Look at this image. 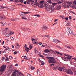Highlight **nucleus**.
I'll return each mask as SVG.
<instances>
[{
    "label": "nucleus",
    "instance_id": "1a4fd4ad",
    "mask_svg": "<svg viewBox=\"0 0 76 76\" xmlns=\"http://www.w3.org/2000/svg\"><path fill=\"white\" fill-rule=\"evenodd\" d=\"M61 6L58 5L55 8V9L56 10H59L61 9Z\"/></svg>",
    "mask_w": 76,
    "mask_h": 76
},
{
    "label": "nucleus",
    "instance_id": "4be33fe9",
    "mask_svg": "<svg viewBox=\"0 0 76 76\" xmlns=\"http://www.w3.org/2000/svg\"><path fill=\"white\" fill-rule=\"evenodd\" d=\"M56 47H57V48H59L60 49H63V47H61L58 45L56 46Z\"/></svg>",
    "mask_w": 76,
    "mask_h": 76
},
{
    "label": "nucleus",
    "instance_id": "e2e57ef3",
    "mask_svg": "<svg viewBox=\"0 0 76 76\" xmlns=\"http://www.w3.org/2000/svg\"><path fill=\"white\" fill-rule=\"evenodd\" d=\"M64 56H67V57H68V56H69L68 55L64 54Z\"/></svg>",
    "mask_w": 76,
    "mask_h": 76
},
{
    "label": "nucleus",
    "instance_id": "6ab92c4d",
    "mask_svg": "<svg viewBox=\"0 0 76 76\" xmlns=\"http://www.w3.org/2000/svg\"><path fill=\"white\" fill-rule=\"evenodd\" d=\"M55 53H56L57 54H59L60 55H61V56H62V53H61L58 52V51H56Z\"/></svg>",
    "mask_w": 76,
    "mask_h": 76
},
{
    "label": "nucleus",
    "instance_id": "9d476101",
    "mask_svg": "<svg viewBox=\"0 0 76 76\" xmlns=\"http://www.w3.org/2000/svg\"><path fill=\"white\" fill-rule=\"evenodd\" d=\"M65 68V67H59V68H58V70H59L60 71H62L63 69H64Z\"/></svg>",
    "mask_w": 76,
    "mask_h": 76
},
{
    "label": "nucleus",
    "instance_id": "0eeeda50",
    "mask_svg": "<svg viewBox=\"0 0 76 76\" xmlns=\"http://www.w3.org/2000/svg\"><path fill=\"white\" fill-rule=\"evenodd\" d=\"M67 73L68 74H70V75H73V73L70 70H67Z\"/></svg>",
    "mask_w": 76,
    "mask_h": 76
},
{
    "label": "nucleus",
    "instance_id": "f704fd0d",
    "mask_svg": "<svg viewBox=\"0 0 76 76\" xmlns=\"http://www.w3.org/2000/svg\"><path fill=\"white\" fill-rule=\"evenodd\" d=\"M5 49L6 50H9V48L6 47L5 48Z\"/></svg>",
    "mask_w": 76,
    "mask_h": 76
},
{
    "label": "nucleus",
    "instance_id": "a18cd8bd",
    "mask_svg": "<svg viewBox=\"0 0 76 76\" xmlns=\"http://www.w3.org/2000/svg\"><path fill=\"white\" fill-rule=\"evenodd\" d=\"M34 52H35V53H37V52H38V51L37 50H34Z\"/></svg>",
    "mask_w": 76,
    "mask_h": 76
},
{
    "label": "nucleus",
    "instance_id": "b1692460",
    "mask_svg": "<svg viewBox=\"0 0 76 76\" xmlns=\"http://www.w3.org/2000/svg\"><path fill=\"white\" fill-rule=\"evenodd\" d=\"M23 12H20L19 13L20 15V16H22Z\"/></svg>",
    "mask_w": 76,
    "mask_h": 76
},
{
    "label": "nucleus",
    "instance_id": "37998d69",
    "mask_svg": "<svg viewBox=\"0 0 76 76\" xmlns=\"http://www.w3.org/2000/svg\"><path fill=\"white\" fill-rule=\"evenodd\" d=\"M20 2H21V3H23V0H21L20 1Z\"/></svg>",
    "mask_w": 76,
    "mask_h": 76
},
{
    "label": "nucleus",
    "instance_id": "6e6d98bb",
    "mask_svg": "<svg viewBox=\"0 0 76 76\" xmlns=\"http://www.w3.org/2000/svg\"><path fill=\"white\" fill-rule=\"evenodd\" d=\"M50 51H52V52H54V51L52 49H50Z\"/></svg>",
    "mask_w": 76,
    "mask_h": 76
},
{
    "label": "nucleus",
    "instance_id": "774afa93",
    "mask_svg": "<svg viewBox=\"0 0 76 76\" xmlns=\"http://www.w3.org/2000/svg\"><path fill=\"white\" fill-rule=\"evenodd\" d=\"M18 64H15V66H16V67L17 66H18Z\"/></svg>",
    "mask_w": 76,
    "mask_h": 76
},
{
    "label": "nucleus",
    "instance_id": "c03bdc74",
    "mask_svg": "<svg viewBox=\"0 0 76 76\" xmlns=\"http://www.w3.org/2000/svg\"><path fill=\"white\" fill-rule=\"evenodd\" d=\"M17 53V52H16V51H15L14 52V55L16 54Z\"/></svg>",
    "mask_w": 76,
    "mask_h": 76
},
{
    "label": "nucleus",
    "instance_id": "c9c22d12",
    "mask_svg": "<svg viewBox=\"0 0 76 76\" xmlns=\"http://www.w3.org/2000/svg\"><path fill=\"white\" fill-rule=\"evenodd\" d=\"M29 48H30L29 50H31V48H32V46L31 45H30Z\"/></svg>",
    "mask_w": 76,
    "mask_h": 76
},
{
    "label": "nucleus",
    "instance_id": "412c9836",
    "mask_svg": "<svg viewBox=\"0 0 76 76\" xmlns=\"http://www.w3.org/2000/svg\"><path fill=\"white\" fill-rule=\"evenodd\" d=\"M44 52H50V50L47 49H46L45 50H44Z\"/></svg>",
    "mask_w": 76,
    "mask_h": 76
},
{
    "label": "nucleus",
    "instance_id": "052dcab7",
    "mask_svg": "<svg viewBox=\"0 0 76 76\" xmlns=\"http://www.w3.org/2000/svg\"><path fill=\"white\" fill-rule=\"evenodd\" d=\"M28 1L29 2H31L32 1V0H28Z\"/></svg>",
    "mask_w": 76,
    "mask_h": 76
},
{
    "label": "nucleus",
    "instance_id": "9b49d317",
    "mask_svg": "<svg viewBox=\"0 0 76 76\" xmlns=\"http://www.w3.org/2000/svg\"><path fill=\"white\" fill-rule=\"evenodd\" d=\"M22 75V74L21 73V72H18L17 73V75H16V76H21Z\"/></svg>",
    "mask_w": 76,
    "mask_h": 76
},
{
    "label": "nucleus",
    "instance_id": "a211bd4d",
    "mask_svg": "<svg viewBox=\"0 0 76 76\" xmlns=\"http://www.w3.org/2000/svg\"><path fill=\"white\" fill-rule=\"evenodd\" d=\"M53 42H58V40L56 39H54L53 40Z\"/></svg>",
    "mask_w": 76,
    "mask_h": 76
},
{
    "label": "nucleus",
    "instance_id": "7c9ffc66",
    "mask_svg": "<svg viewBox=\"0 0 76 76\" xmlns=\"http://www.w3.org/2000/svg\"><path fill=\"white\" fill-rule=\"evenodd\" d=\"M73 4L76 5V0L74 1L73 2Z\"/></svg>",
    "mask_w": 76,
    "mask_h": 76
},
{
    "label": "nucleus",
    "instance_id": "2f4dec72",
    "mask_svg": "<svg viewBox=\"0 0 76 76\" xmlns=\"http://www.w3.org/2000/svg\"><path fill=\"white\" fill-rule=\"evenodd\" d=\"M1 18L2 19H4V16H1Z\"/></svg>",
    "mask_w": 76,
    "mask_h": 76
},
{
    "label": "nucleus",
    "instance_id": "f257e3e1",
    "mask_svg": "<svg viewBox=\"0 0 76 76\" xmlns=\"http://www.w3.org/2000/svg\"><path fill=\"white\" fill-rule=\"evenodd\" d=\"M44 7H45L47 10L48 11H50V12H54V6H51L49 5L47 2H46V4H45L44 5Z\"/></svg>",
    "mask_w": 76,
    "mask_h": 76
},
{
    "label": "nucleus",
    "instance_id": "cd10ccee",
    "mask_svg": "<svg viewBox=\"0 0 76 76\" xmlns=\"http://www.w3.org/2000/svg\"><path fill=\"white\" fill-rule=\"evenodd\" d=\"M23 13H24V14H25H25L26 15H28V13H29V12H23Z\"/></svg>",
    "mask_w": 76,
    "mask_h": 76
},
{
    "label": "nucleus",
    "instance_id": "13d9d810",
    "mask_svg": "<svg viewBox=\"0 0 76 76\" xmlns=\"http://www.w3.org/2000/svg\"><path fill=\"white\" fill-rule=\"evenodd\" d=\"M12 48H15V46H14L13 45H12Z\"/></svg>",
    "mask_w": 76,
    "mask_h": 76
},
{
    "label": "nucleus",
    "instance_id": "aec40b11",
    "mask_svg": "<svg viewBox=\"0 0 76 76\" xmlns=\"http://www.w3.org/2000/svg\"><path fill=\"white\" fill-rule=\"evenodd\" d=\"M15 34V33L12 31H11L9 33L10 35H13V34Z\"/></svg>",
    "mask_w": 76,
    "mask_h": 76
},
{
    "label": "nucleus",
    "instance_id": "39448f33",
    "mask_svg": "<svg viewBox=\"0 0 76 76\" xmlns=\"http://www.w3.org/2000/svg\"><path fill=\"white\" fill-rule=\"evenodd\" d=\"M66 31H68L70 33V34H72L73 35V31H72V30L69 27H68L66 28Z\"/></svg>",
    "mask_w": 76,
    "mask_h": 76
},
{
    "label": "nucleus",
    "instance_id": "f3484780",
    "mask_svg": "<svg viewBox=\"0 0 76 76\" xmlns=\"http://www.w3.org/2000/svg\"><path fill=\"white\" fill-rule=\"evenodd\" d=\"M47 2L49 3V4H52V1L51 0H47Z\"/></svg>",
    "mask_w": 76,
    "mask_h": 76
},
{
    "label": "nucleus",
    "instance_id": "603ef678",
    "mask_svg": "<svg viewBox=\"0 0 76 76\" xmlns=\"http://www.w3.org/2000/svg\"><path fill=\"white\" fill-rule=\"evenodd\" d=\"M53 1H54V2L55 1H57L58 0H52Z\"/></svg>",
    "mask_w": 76,
    "mask_h": 76
},
{
    "label": "nucleus",
    "instance_id": "f8f14e48",
    "mask_svg": "<svg viewBox=\"0 0 76 76\" xmlns=\"http://www.w3.org/2000/svg\"><path fill=\"white\" fill-rule=\"evenodd\" d=\"M42 31H45L47 29V27H44L42 28Z\"/></svg>",
    "mask_w": 76,
    "mask_h": 76
},
{
    "label": "nucleus",
    "instance_id": "c756f323",
    "mask_svg": "<svg viewBox=\"0 0 76 76\" xmlns=\"http://www.w3.org/2000/svg\"><path fill=\"white\" fill-rule=\"evenodd\" d=\"M34 16H37V17H40V15H39L37 14L34 15Z\"/></svg>",
    "mask_w": 76,
    "mask_h": 76
},
{
    "label": "nucleus",
    "instance_id": "680f3d73",
    "mask_svg": "<svg viewBox=\"0 0 76 76\" xmlns=\"http://www.w3.org/2000/svg\"><path fill=\"white\" fill-rule=\"evenodd\" d=\"M15 2H17V3H18V0H15Z\"/></svg>",
    "mask_w": 76,
    "mask_h": 76
},
{
    "label": "nucleus",
    "instance_id": "49530a36",
    "mask_svg": "<svg viewBox=\"0 0 76 76\" xmlns=\"http://www.w3.org/2000/svg\"><path fill=\"white\" fill-rule=\"evenodd\" d=\"M12 21H15V19H11Z\"/></svg>",
    "mask_w": 76,
    "mask_h": 76
},
{
    "label": "nucleus",
    "instance_id": "4d7b16f0",
    "mask_svg": "<svg viewBox=\"0 0 76 76\" xmlns=\"http://www.w3.org/2000/svg\"><path fill=\"white\" fill-rule=\"evenodd\" d=\"M3 73V72H1L0 71V75H1Z\"/></svg>",
    "mask_w": 76,
    "mask_h": 76
},
{
    "label": "nucleus",
    "instance_id": "ea45409f",
    "mask_svg": "<svg viewBox=\"0 0 76 76\" xmlns=\"http://www.w3.org/2000/svg\"><path fill=\"white\" fill-rule=\"evenodd\" d=\"M22 19H25V20H26V19H27L26 18H25L24 17H22Z\"/></svg>",
    "mask_w": 76,
    "mask_h": 76
},
{
    "label": "nucleus",
    "instance_id": "f03ea898",
    "mask_svg": "<svg viewBox=\"0 0 76 76\" xmlns=\"http://www.w3.org/2000/svg\"><path fill=\"white\" fill-rule=\"evenodd\" d=\"M46 58L49 60L48 61V62L49 63H57L56 61H55V59L54 57L47 56L46 57Z\"/></svg>",
    "mask_w": 76,
    "mask_h": 76
},
{
    "label": "nucleus",
    "instance_id": "338daca9",
    "mask_svg": "<svg viewBox=\"0 0 76 76\" xmlns=\"http://www.w3.org/2000/svg\"><path fill=\"white\" fill-rule=\"evenodd\" d=\"M18 20V19H15V21H18V20Z\"/></svg>",
    "mask_w": 76,
    "mask_h": 76
},
{
    "label": "nucleus",
    "instance_id": "8fccbe9b",
    "mask_svg": "<svg viewBox=\"0 0 76 76\" xmlns=\"http://www.w3.org/2000/svg\"><path fill=\"white\" fill-rule=\"evenodd\" d=\"M26 3H27V4H28L29 3V2L28 1H26Z\"/></svg>",
    "mask_w": 76,
    "mask_h": 76
},
{
    "label": "nucleus",
    "instance_id": "a19ab883",
    "mask_svg": "<svg viewBox=\"0 0 76 76\" xmlns=\"http://www.w3.org/2000/svg\"><path fill=\"white\" fill-rule=\"evenodd\" d=\"M40 2L41 3H42V4H43V3L44 2V1H42Z\"/></svg>",
    "mask_w": 76,
    "mask_h": 76
},
{
    "label": "nucleus",
    "instance_id": "473e14b6",
    "mask_svg": "<svg viewBox=\"0 0 76 76\" xmlns=\"http://www.w3.org/2000/svg\"><path fill=\"white\" fill-rule=\"evenodd\" d=\"M1 25L2 26H4V24L3 23H2V22H1Z\"/></svg>",
    "mask_w": 76,
    "mask_h": 76
},
{
    "label": "nucleus",
    "instance_id": "4468645a",
    "mask_svg": "<svg viewBox=\"0 0 76 76\" xmlns=\"http://www.w3.org/2000/svg\"><path fill=\"white\" fill-rule=\"evenodd\" d=\"M68 57H67L66 58H67L68 59H69V60H70V59H71V58H72V56H69V55L68 56Z\"/></svg>",
    "mask_w": 76,
    "mask_h": 76
},
{
    "label": "nucleus",
    "instance_id": "de8ad7c7",
    "mask_svg": "<svg viewBox=\"0 0 76 76\" xmlns=\"http://www.w3.org/2000/svg\"><path fill=\"white\" fill-rule=\"evenodd\" d=\"M61 18H62V19H64V16H62L61 17Z\"/></svg>",
    "mask_w": 76,
    "mask_h": 76
},
{
    "label": "nucleus",
    "instance_id": "58836bf2",
    "mask_svg": "<svg viewBox=\"0 0 76 76\" xmlns=\"http://www.w3.org/2000/svg\"><path fill=\"white\" fill-rule=\"evenodd\" d=\"M31 41H35V39H34L32 38L31 39Z\"/></svg>",
    "mask_w": 76,
    "mask_h": 76
},
{
    "label": "nucleus",
    "instance_id": "5fc2aeb1",
    "mask_svg": "<svg viewBox=\"0 0 76 76\" xmlns=\"http://www.w3.org/2000/svg\"><path fill=\"white\" fill-rule=\"evenodd\" d=\"M39 45H42V42H39Z\"/></svg>",
    "mask_w": 76,
    "mask_h": 76
},
{
    "label": "nucleus",
    "instance_id": "423d86ee",
    "mask_svg": "<svg viewBox=\"0 0 76 76\" xmlns=\"http://www.w3.org/2000/svg\"><path fill=\"white\" fill-rule=\"evenodd\" d=\"M46 4V2L44 3V4H42V3H41V2H40L39 3V4L38 6H39V7H40V8H41L42 6L43 7H44V5H45V4Z\"/></svg>",
    "mask_w": 76,
    "mask_h": 76
},
{
    "label": "nucleus",
    "instance_id": "79ce46f5",
    "mask_svg": "<svg viewBox=\"0 0 76 76\" xmlns=\"http://www.w3.org/2000/svg\"><path fill=\"white\" fill-rule=\"evenodd\" d=\"M54 66V64H50V66Z\"/></svg>",
    "mask_w": 76,
    "mask_h": 76
},
{
    "label": "nucleus",
    "instance_id": "69168bd1",
    "mask_svg": "<svg viewBox=\"0 0 76 76\" xmlns=\"http://www.w3.org/2000/svg\"><path fill=\"white\" fill-rule=\"evenodd\" d=\"M33 44H37V42H33Z\"/></svg>",
    "mask_w": 76,
    "mask_h": 76
},
{
    "label": "nucleus",
    "instance_id": "393cba45",
    "mask_svg": "<svg viewBox=\"0 0 76 76\" xmlns=\"http://www.w3.org/2000/svg\"><path fill=\"white\" fill-rule=\"evenodd\" d=\"M58 66H57L56 67H54L53 68V70H57L58 69Z\"/></svg>",
    "mask_w": 76,
    "mask_h": 76
},
{
    "label": "nucleus",
    "instance_id": "20e7f679",
    "mask_svg": "<svg viewBox=\"0 0 76 76\" xmlns=\"http://www.w3.org/2000/svg\"><path fill=\"white\" fill-rule=\"evenodd\" d=\"M71 4H72V3H71V2H66L64 4V6L65 8H66V7H68L69 6H70Z\"/></svg>",
    "mask_w": 76,
    "mask_h": 76
},
{
    "label": "nucleus",
    "instance_id": "3c124183",
    "mask_svg": "<svg viewBox=\"0 0 76 76\" xmlns=\"http://www.w3.org/2000/svg\"><path fill=\"white\" fill-rule=\"evenodd\" d=\"M72 18V17H71V16H70L69 17V19H71V18Z\"/></svg>",
    "mask_w": 76,
    "mask_h": 76
},
{
    "label": "nucleus",
    "instance_id": "864d4df0",
    "mask_svg": "<svg viewBox=\"0 0 76 76\" xmlns=\"http://www.w3.org/2000/svg\"><path fill=\"white\" fill-rule=\"evenodd\" d=\"M39 56L42 57V58H44V56L42 55H40Z\"/></svg>",
    "mask_w": 76,
    "mask_h": 76
},
{
    "label": "nucleus",
    "instance_id": "5701e85b",
    "mask_svg": "<svg viewBox=\"0 0 76 76\" xmlns=\"http://www.w3.org/2000/svg\"><path fill=\"white\" fill-rule=\"evenodd\" d=\"M31 69L32 70H34V69H35V67L34 66H31Z\"/></svg>",
    "mask_w": 76,
    "mask_h": 76
},
{
    "label": "nucleus",
    "instance_id": "bb28decb",
    "mask_svg": "<svg viewBox=\"0 0 76 76\" xmlns=\"http://www.w3.org/2000/svg\"><path fill=\"white\" fill-rule=\"evenodd\" d=\"M52 4L53 6H56V5L57 4V3H52Z\"/></svg>",
    "mask_w": 76,
    "mask_h": 76
},
{
    "label": "nucleus",
    "instance_id": "dca6fc26",
    "mask_svg": "<svg viewBox=\"0 0 76 76\" xmlns=\"http://www.w3.org/2000/svg\"><path fill=\"white\" fill-rule=\"evenodd\" d=\"M65 47H66V48H69V49H72V48H73L72 47H70L69 46H67V45H65Z\"/></svg>",
    "mask_w": 76,
    "mask_h": 76
},
{
    "label": "nucleus",
    "instance_id": "ddd939ff",
    "mask_svg": "<svg viewBox=\"0 0 76 76\" xmlns=\"http://www.w3.org/2000/svg\"><path fill=\"white\" fill-rule=\"evenodd\" d=\"M15 47L17 49H18L19 48V45L18 43H17L15 45Z\"/></svg>",
    "mask_w": 76,
    "mask_h": 76
},
{
    "label": "nucleus",
    "instance_id": "72a5a7b5",
    "mask_svg": "<svg viewBox=\"0 0 76 76\" xmlns=\"http://www.w3.org/2000/svg\"><path fill=\"white\" fill-rule=\"evenodd\" d=\"M9 58L10 59H13V57H12V56H9Z\"/></svg>",
    "mask_w": 76,
    "mask_h": 76
},
{
    "label": "nucleus",
    "instance_id": "bf43d9fd",
    "mask_svg": "<svg viewBox=\"0 0 76 76\" xmlns=\"http://www.w3.org/2000/svg\"><path fill=\"white\" fill-rule=\"evenodd\" d=\"M65 19H66V20H68V18H65Z\"/></svg>",
    "mask_w": 76,
    "mask_h": 76
},
{
    "label": "nucleus",
    "instance_id": "2eb2a0df",
    "mask_svg": "<svg viewBox=\"0 0 76 76\" xmlns=\"http://www.w3.org/2000/svg\"><path fill=\"white\" fill-rule=\"evenodd\" d=\"M37 0H35V3L36 4V6H38V5L39 4V3L37 2Z\"/></svg>",
    "mask_w": 76,
    "mask_h": 76
},
{
    "label": "nucleus",
    "instance_id": "09e8293b",
    "mask_svg": "<svg viewBox=\"0 0 76 76\" xmlns=\"http://www.w3.org/2000/svg\"><path fill=\"white\" fill-rule=\"evenodd\" d=\"M11 39H12V40H14V38L13 37H11Z\"/></svg>",
    "mask_w": 76,
    "mask_h": 76
},
{
    "label": "nucleus",
    "instance_id": "0e129e2a",
    "mask_svg": "<svg viewBox=\"0 0 76 76\" xmlns=\"http://www.w3.org/2000/svg\"><path fill=\"white\" fill-rule=\"evenodd\" d=\"M24 4H26V1H25L24 2Z\"/></svg>",
    "mask_w": 76,
    "mask_h": 76
},
{
    "label": "nucleus",
    "instance_id": "7ed1b4c3",
    "mask_svg": "<svg viewBox=\"0 0 76 76\" xmlns=\"http://www.w3.org/2000/svg\"><path fill=\"white\" fill-rule=\"evenodd\" d=\"M6 68V65H3L1 67L0 69V72H3Z\"/></svg>",
    "mask_w": 76,
    "mask_h": 76
},
{
    "label": "nucleus",
    "instance_id": "c85d7f7f",
    "mask_svg": "<svg viewBox=\"0 0 76 76\" xmlns=\"http://www.w3.org/2000/svg\"><path fill=\"white\" fill-rule=\"evenodd\" d=\"M6 36L7 37H9V34L7 33L6 34Z\"/></svg>",
    "mask_w": 76,
    "mask_h": 76
},
{
    "label": "nucleus",
    "instance_id": "e433bc0d",
    "mask_svg": "<svg viewBox=\"0 0 76 76\" xmlns=\"http://www.w3.org/2000/svg\"><path fill=\"white\" fill-rule=\"evenodd\" d=\"M26 46H27V45H26L25 44V46H24V47H25L26 50V49L27 48L26 47Z\"/></svg>",
    "mask_w": 76,
    "mask_h": 76
},
{
    "label": "nucleus",
    "instance_id": "6e6552de",
    "mask_svg": "<svg viewBox=\"0 0 76 76\" xmlns=\"http://www.w3.org/2000/svg\"><path fill=\"white\" fill-rule=\"evenodd\" d=\"M2 59H1V60L2 61H3V60H5V61H9V58L8 57H6V58L4 57L2 58Z\"/></svg>",
    "mask_w": 76,
    "mask_h": 76
},
{
    "label": "nucleus",
    "instance_id": "4c0bfd02",
    "mask_svg": "<svg viewBox=\"0 0 76 76\" xmlns=\"http://www.w3.org/2000/svg\"><path fill=\"white\" fill-rule=\"evenodd\" d=\"M67 69H64V72H67Z\"/></svg>",
    "mask_w": 76,
    "mask_h": 76
},
{
    "label": "nucleus",
    "instance_id": "a878e982",
    "mask_svg": "<svg viewBox=\"0 0 76 76\" xmlns=\"http://www.w3.org/2000/svg\"><path fill=\"white\" fill-rule=\"evenodd\" d=\"M24 59H25V60H28V58L26 56H24Z\"/></svg>",
    "mask_w": 76,
    "mask_h": 76
}]
</instances>
